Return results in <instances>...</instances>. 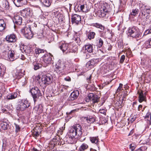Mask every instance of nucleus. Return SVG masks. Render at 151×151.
Returning a JSON list of instances; mask_svg holds the SVG:
<instances>
[{"label": "nucleus", "instance_id": "obj_40", "mask_svg": "<svg viewBox=\"0 0 151 151\" xmlns=\"http://www.w3.org/2000/svg\"><path fill=\"white\" fill-rule=\"evenodd\" d=\"M19 81H20L21 83V84L22 85V86H23L26 83V79L24 77H22Z\"/></svg>", "mask_w": 151, "mask_h": 151}, {"label": "nucleus", "instance_id": "obj_41", "mask_svg": "<svg viewBox=\"0 0 151 151\" xmlns=\"http://www.w3.org/2000/svg\"><path fill=\"white\" fill-rule=\"evenodd\" d=\"M148 59L146 58H145L141 59V63L142 64H146L147 63Z\"/></svg>", "mask_w": 151, "mask_h": 151}, {"label": "nucleus", "instance_id": "obj_23", "mask_svg": "<svg viewBox=\"0 0 151 151\" xmlns=\"http://www.w3.org/2000/svg\"><path fill=\"white\" fill-rule=\"evenodd\" d=\"M40 129L39 127L35 128L32 131L33 136L35 138L37 137L39 135V131H40Z\"/></svg>", "mask_w": 151, "mask_h": 151}, {"label": "nucleus", "instance_id": "obj_3", "mask_svg": "<svg viewBox=\"0 0 151 151\" xmlns=\"http://www.w3.org/2000/svg\"><path fill=\"white\" fill-rule=\"evenodd\" d=\"M41 81L39 83L41 86L47 85L50 84L52 81V77L49 74H47L45 75H42Z\"/></svg>", "mask_w": 151, "mask_h": 151}, {"label": "nucleus", "instance_id": "obj_52", "mask_svg": "<svg viewBox=\"0 0 151 151\" xmlns=\"http://www.w3.org/2000/svg\"><path fill=\"white\" fill-rule=\"evenodd\" d=\"M135 119L136 117H133L132 118L130 119V122H131V123H132L135 120Z\"/></svg>", "mask_w": 151, "mask_h": 151}, {"label": "nucleus", "instance_id": "obj_25", "mask_svg": "<svg viewBox=\"0 0 151 151\" xmlns=\"http://www.w3.org/2000/svg\"><path fill=\"white\" fill-rule=\"evenodd\" d=\"M6 28V23L3 19H0V32L4 30Z\"/></svg>", "mask_w": 151, "mask_h": 151}, {"label": "nucleus", "instance_id": "obj_4", "mask_svg": "<svg viewBox=\"0 0 151 151\" xmlns=\"http://www.w3.org/2000/svg\"><path fill=\"white\" fill-rule=\"evenodd\" d=\"M128 36L135 38L139 37L140 32L139 29L136 27H133L129 29L127 31Z\"/></svg>", "mask_w": 151, "mask_h": 151}, {"label": "nucleus", "instance_id": "obj_42", "mask_svg": "<svg viewBox=\"0 0 151 151\" xmlns=\"http://www.w3.org/2000/svg\"><path fill=\"white\" fill-rule=\"evenodd\" d=\"M86 67L88 68V69H90V68L93 67V66L92 65H91V64L89 61L86 63Z\"/></svg>", "mask_w": 151, "mask_h": 151}, {"label": "nucleus", "instance_id": "obj_56", "mask_svg": "<svg viewBox=\"0 0 151 151\" xmlns=\"http://www.w3.org/2000/svg\"><path fill=\"white\" fill-rule=\"evenodd\" d=\"M32 151H40V150H38L37 149H36L34 147H33V148L32 150Z\"/></svg>", "mask_w": 151, "mask_h": 151}, {"label": "nucleus", "instance_id": "obj_17", "mask_svg": "<svg viewBox=\"0 0 151 151\" xmlns=\"http://www.w3.org/2000/svg\"><path fill=\"white\" fill-rule=\"evenodd\" d=\"M22 17L19 15H16L14 17L13 21L15 24L20 25L22 23Z\"/></svg>", "mask_w": 151, "mask_h": 151}, {"label": "nucleus", "instance_id": "obj_59", "mask_svg": "<svg viewBox=\"0 0 151 151\" xmlns=\"http://www.w3.org/2000/svg\"><path fill=\"white\" fill-rule=\"evenodd\" d=\"M2 72V69L1 66H0V76H1V73Z\"/></svg>", "mask_w": 151, "mask_h": 151}, {"label": "nucleus", "instance_id": "obj_38", "mask_svg": "<svg viewBox=\"0 0 151 151\" xmlns=\"http://www.w3.org/2000/svg\"><path fill=\"white\" fill-rule=\"evenodd\" d=\"M139 12V10L138 9H133L132 10V12L130 13V14L131 15L135 16L137 14H138Z\"/></svg>", "mask_w": 151, "mask_h": 151}, {"label": "nucleus", "instance_id": "obj_1", "mask_svg": "<svg viewBox=\"0 0 151 151\" xmlns=\"http://www.w3.org/2000/svg\"><path fill=\"white\" fill-rule=\"evenodd\" d=\"M140 12L139 15V18H140L141 21L145 24L146 21L151 22V15H149L151 11L150 8L145 6V5L140 4L139 5Z\"/></svg>", "mask_w": 151, "mask_h": 151}, {"label": "nucleus", "instance_id": "obj_29", "mask_svg": "<svg viewBox=\"0 0 151 151\" xmlns=\"http://www.w3.org/2000/svg\"><path fill=\"white\" fill-rule=\"evenodd\" d=\"M96 119V118L94 115L92 116H89L86 118V120L88 122L89 124L93 123L95 122Z\"/></svg>", "mask_w": 151, "mask_h": 151}, {"label": "nucleus", "instance_id": "obj_7", "mask_svg": "<svg viewBox=\"0 0 151 151\" xmlns=\"http://www.w3.org/2000/svg\"><path fill=\"white\" fill-rule=\"evenodd\" d=\"M66 67V65L63 61L59 60L55 65V70L58 73H60L63 71Z\"/></svg>", "mask_w": 151, "mask_h": 151}, {"label": "nucleus", "instance_id": "obj_6", "mask_svg": "<svg viewBox=\"0 0 151 151\" xmlns=\"http://www.w3.org/2000/svg\"><path fill=\"white\" fill-rule=\"evenodd\" d=\"M5 51L8 53L7 58L6 59L8 60L13 61L17 58V56H16L15 52L12 50L9 46L6 47Z\"/></svg>", "mask_w": 151, "mask_h": 151}, {"label": "nucleus", "instance_id": "obj_14", "mask_svg": "<svg viewBox=\"0 0 151 151\" xmlns=\"http://www.w3.org/2000/svg\"><path fill=\"white\" fill-rule=\"evenodd\" d=\"M17 37L15 35L11 34L7 36L6 37V40L9 42H14L17 40Z\"/></svg>", "mask_w": 151, "mask_h": 151}, {"label": "nucleus", "instance_id": "obj_46", "mask_svg": "<svg viewBox=\"0 0 151 151\" xmlns=\"http://www.w3.org/2000/svg\"><path fill=\"white\" fill-rule=\"evenodd\" d=\"M14 125L16 127V131L18 132L19 131L20 129L19 125L15 123L14 124Z\"/></svg>", "mask_w": 151, "mask_h": 151}, {"label": "nucleus", "instance_id": "obj_30", "mask_svg": "<svg viewBox=\"0 0 151 151\" xmlns=\"http://www.w3.org/2000/svg\"><path fill=\"white\" fill-rule=\"evenodd\" d=\"M9 126V125L6 122H1L0 123V127L4 130L6 129Z\"/></svg>", "mask_w": 151, "mask_h": 151}, {"label": "nucleus", "instance_id": "obj_8", "mask_svg": "<svg viewBox=\"0 0 151 151\" xmlns=\"http://www.w3.org/2000/svg\"><path fill=\"white\" fill-rule=\"evenodd\" d=\"M21 31L23 33L24 36L27 39H30L33 36L31 28L29 26L28 27H24L21 30Z\"/></svg>", "mask_w": 151, "mask_h": 151}, {"label": "nucleus", "instance_id": "obj_15", "mask_svg": "<svg viewBox=\"0 0 151 151\" xmlns=\"http://www.w3.org/2000/svg\"><path fill=\"white\" fill-rule=\"evenodd\" d=\"M79 95V92L78 90L74 91L70 95L68 99L69 100H73L78 98Z\"/></svg>", "mask_w": 151, "mask_h": 151}, {"label": "nucleus", "instance_id": "obj_27", "mask_svg": "<svg viewBox=\"0 0 151 151\" xmlns=\"http://www.w3.org/2000/svg\"><path fill=\"white\" fill-rule=\"evenodd\" d=\"M145 118L146 120L147 121V123L150 125L151 124V114L150 112H148Z\"/></svg>", "mask_w": 151, "mask_h": 151}, {"label": "nucleus", "instance_id": "obj_10", "mask_svg": "<svg viewBox=\"0 0 151 151\" xmlns=\"http://www.w3.org/2000/svg\"><path fill=\"white\" fill-rule=\"evenodd\" d=\"M88 99H87L86 101L89 102L90 100H92L93 103L97 102L99 99V97L97 95L94 94L93 93H90L88 96Z\"/></svg>", "mask_w": 151, "mask_h": 151}, {"label": "nucleus", "instance_id": "obj_43", "mask_svg": "<svg viewBox=\"0 0 151 151\" xmlns=\"http://www.w3.org/2000/svg\"><path fill=\"white\" fill-rule=\"evenodd\" d=\"M123 85L122 84L120 83L119 84V86L118 88L116 91V93H118L120 91H121L122 90V87Z\"/></svg>", "mask_w": 151, "mask_h": 151}, {"label": "nucleus", "instance_id": "obj_44", "mask_svg": "<svg viewBox=\"0 0 151 151\" xmlns=\"http://www.w3.org/2000/svg\"><path fill=\"white\" fill-rule=\"evenodd\" d=\"M135 147V145L134 144H132L129 145V148L132 151L134 150Z\"/></svg>", "mask_w": 151, "mask_h": 151}, {"label": "nucleus", "instance_id": "obj_26", "mask_svg": "<svg viewBox=\"0 0 151 151\" xmlns=\"http://www.w3.org/2000/svg\"><path fill=\"white\" fill-rule=\"evenodd\" d=\"M17 93H16L10 94L6 96V99L7 100L14 99L17 98Z\"/></svg>", "mask_w": 151, "mask_h": 151}, {"label": "nucleus", "instance_id": "obj_51", "mask_svg": "<svg viewBox=\"0 0 151 151\" xmlns=\"http://www.w3.org/2000/svg\"><path fill=\"white\" fill-rule=\"evenodd\" d=\"M26 52H27V53H28L29 52V53H30L31 54H33V51L32 50H27L26 51Z\"/></svg>", "mask_w": 151, "mask_h": 151}, {"label": "nucleus", "instance_id": "obj_33", "mask_svg": "<svg viewBox=\"0 0 151 151\" xmlns=\"http://www.w3.org/2000/svg\"><path fill=\"white\" fill-rule=\"evenodd\" d=\"M103 38H98L97 39L98 43V46L99 47H102L103 44Z\"/></svg>", "mask_w": 151, "mask_h": 151}, {"label": "nucleus", "instance_id": "obj_20", "mask_svg": "<svg viewBox=\"0 0 151 151\" xmlns=\"http://www.w3.org/2000/svg\"><path fill=\"white\" fill-rule=\"evenodd\" d=\"M76 136H73L71 135L70 132V136L68 137H67V142L68 143L74 144L76 142V139L75 137Z\"/></svg>", "mask_w": 151, "mask_h": 151}, {"label": "nucleus", "instance_id": "obj_9", "mask_svg": "<svg viewBox=\"0 0 151 151\" xmlns=\"http://www.w3.org/2000/svg\"><path fill=\"white\" fill-rule=\"evenodd\" d=\"M29 105V104L28 103L27 101H24V102H20L19 104L17 105L16 109L17 110L24 111L26 108L28 107Z\"/></svg>", "mask_w": 151, "mask_h": 151}, {"label": "nucleus", "instance_id": "obj_54", "mask_svg": "<svg viewBox=\"0 0 151 151\" xmlns=\"http://www.w3.org/2000/svg\"><path fill=\"white\" fill-rule=\"evenodd\" d=\"M75 40L76 42H78L79 41H80V39L79 38L75 37Z\"/></svg>", "mask_w": 151, "mask_h": 151}, {"label": "nucleus", "instance_id": "obj_64", "mask_svg": "<svg viewBox=\"0 0 151 151\" xmlns=\"http://www.w3.org/2000/svg\"><path fill=\"white\" fill-rule=\"evenodd\" d=\"M148 32V33H147V34L148 33H151V29H150L149 30H147L146 32Z\"/></svg>", "mask_w": 151, "mask_h": 151}, {"label": "nucleus", "instance_id": "obj_47", "mask_svg": "<svg viewBox=\"0 0 151 151\" xmlns=\"http://www.w3.org/2000/svg\"><path fill=\"white\" fill-rule=\"evenodd\" d=\"M100 113L104 114H106V111L104 109H100L99 111Z\"/></svg>", "mask_w": 151, "mask_h": 151}, {"label": "nucleus", "instance_id": "obj_24", "mask_svg": "<svg viewBox=\"0 0 151 151\" xmlns=\"http://www.w3.org/2000/svg\"><path fill=\"white\" fill-rule=\"evenodd\" d=\"M88 148V145L86 143H82L79 148V151H85Z\"/></svg>", "mask_w": 151, "mask_h": 151}, {"label": "nucleus", "instance_id": "obj_21", "mask_svg": "<svg viewBox=\"0 0 151 151\" xmlns=\"http://www.w3.org/2000/svg\"><path fill=\"white\" fill-rule=\"evenodd\" d=\"M80 9H78V11H82L83 12H87L88 10V8L86 4H83L78 6Z\"/></svg>", "mask_w": 151, "mask_h": 151}, {"label": "nucleus", "instance_id": "obj_28", "mask_svg": "<svg viewBox=\"0 0 151 151\" xmlns=\"http://www.w3.org/2000/svg\"><path fill=\"white\" fill-rule=\"evenodd\" d=\"M41 3L44 6L49 7L51 5V2L49 0H40Z\"/></svg>", "mask_w": 151, "mask_h": 151}, {"label": "nucleus", "instance_id": "obj_60", "mask_svg": "<svg viewBox=\"0 0 151 151\" xmlns=\"http://www.w3.org/2000/svg\"><path fill=\"white\" fill-rule=\"evenodd\" d=\"M2 111L3 113H6V112H7V111L6 109H2Z\"/></svg>", "mask_w": 151, "mask_h": 151}, {"label": "nucleus", "instance_id": "obj_39", "mask_svg": "<svg viewBox=\"0 0 151 151\" xmlns=\"http://www.w3.org/2000/svg\"><path fill=\"white\" fill-rule=\"evenodd\" d=\"M151 39L150 40H148V41L146 42L145 43V45L146 46V47L147 48H149L151 47Z\"/></svg>", "mask_w": 151, "mask_h": 151}, {"label": "nucleus", "instance_id": "obj_31", "mask_svg": "<svg viewBox=\"0 0 151 151\" xmlns=\"http://www.w3.org/2000/svg\"><path fill=\"white\" fill-rule=\"evenodd\" d=\"M90 140L93 143L97 144L99 141V139L98 137H90Z\"/></svg>", "mask_w": 151, "mask_h": 151}, {"label": "nucleus", "instance_id": "obj_37", "mask_svg": "<svg viewBox=\"0 0 151 151\" xmlns=\"http://www.w3.org/2000/svg\"><path fill=\"white\" fill-rule=\"evenodd\" d=\"M91 65L93 66L95 64L98 63L99 62L97 59H93L89 61Z\"/></svg>", "mask_w": 151, "mask_h": 151}, {"label": "nucleus", "instance_id": "obj_12", "mask_svg": "<svg viewBox=\"0 0 151 151\" xmlns=\"http://www.w3.org/2000/svg\"><path fill=\"white\" fill-rule=\"evenodd\" d=\"M52 57L50 53L45 54L42 58L44 62L46 65L51 63L52 61Z\"/></svg>", "mask_w": 151, "mask_h": 151}, {"label": "nucleus", "instance_id": "obj_16", "mask_svg": "<svg viewBox=\"0 0 151 151\" xmlns=\"http://www.w3.org/2000/svg\"><path fill=\"white\" fill-rule=\"evenodd\" d=\"M14 3L17 7H20L27 4L26 0H14Z\"/></svg>", "mask_w": 151, "mask_h": 151}, {"label": "nucleus", "instance_id": "obj_49", "mask_svg": "<svg viewBox=\"0 0 151 151\" xmlns=\"http://www.w3.org/2000/svg\"><path fill=\"white\" fill-rule=\"evenodd\" d=\"M41 106V105L39 104L37 106H36L35 107V109L36 110H39V108Z\"/></svg>", "mask_w": 151, "mask_h": 151}, {"label": "nucleus", "instance_id": "obj_2", "mask_svg": "<svg viewBox=\"0 0 151 151\" xmlns=\"http://www.w3.org/2000/svg\"><path fill=\"white\" fill-rule=\"evenodd\" d=\"M82 127L79 124L73 125L70 130L71 135L73 136H80L82 135Z\"/></svg>", "mask_w": 151, "mask_h": 151}, {"label": "nucleus", "instance_id": "obj_48", "mask_svg": "<svg viewBox=\"0 0 151 151\" xmlns=\"http://www.w3.org/2000/svg\"><path fill=\"white\" fill-rule=\"evenodd\" d=\"M91 76L90 75V76L88 78H87L86 79V81L88 83H90L91 81Z\"/></svg>", "mask_w": 151, "mask_h": 151}, {"label": "nucleus", "instance_id": "obj_22", "mask_svg": "<svg viewBox=\"0 0 151 151\" xmlns=\"http://www.w3.org/2000/svg\"><path fill=\"white\" fill-rule=\"evenodd\" d=\"M1 6L4 10H9L10 6L9 4V3L7 1H4L3 2Z\"/></svg>", "mask_w": 151, "mask_h": 151}, {"label": "nucleus", "instance_id": "obj_45", "mask_svg": "<svg viewBox=\"0 0 151 151\" xmlns=\"http://www.w3.org/2000/svg\"><path fill=\"white\" fill-rule=\"evenodd\" d=\"M125 59V56L124 55H122L121 58L120 60V63H122L124 62Z\"/></svg>", "mask_w": 151, "mask_h": 151}, {"label": "nucleus", "instance_id": "obj_34", "mask_svg": "<svg viewBox=\"0 0 151 151\" xmlns=\"http://www.w3.org/2000/svg\"><path fill=\"white\" fill-rule=\"evenodd\" d=\"M41 64L39 63H34V68L35 70H37L42 67Z\"/></svg>", "mask_w": 151, "mask_h": 151}, {"label": "nucleus", "instance_id": "obj_35", "mask_svg": "<svg viewBox=\"0 0 151 151\" xmlns=\"http://www.w3.org/2000/svg\"><path fill=\"white\" fill-rule=\"evenodd\" d=\"M95 33L93 32H89L88 33V38L90 40L94 38Z\"/></svg>", "mask_w": 151, "mask_h": 151}, {"label": "nucleus", "instance_id": "obj_53", "mask_svg": "<svg viewBox=\"0 0 151 151\" xmlns=\"http://www.w3.org/2000/svg\"><path fill=\"white\" fill-rule=\"evenodd\" d=\"M107 11V10L106 11L105 10H104V9H103V12H101V13H103V16H104L106 15V12Z\"/></svg>", "mask_w": 151, "mask_h": 151}, {"label": "nucleus", "instance_id": "obj_50", "mask_svg": "<svg viewBox=\"0 0 151 151\" xmlns=\"http://www.w3.org/2000/svg\"><path fill=\"white\" fill-rule=\"evenodd\" d=\"M64 79L65 81H71V79L69 77H68L65 78Z\"/></svg>", "mask_w": 151, "mask_h": 151}, {"label": "nucleus", "instance_id": "obj_61", "mask_svg": "<svg viewBox=\"0 0 151 151\" xmlns=\"http://www.w3.org/2000/svg\"><path fill=\"white\" fill-rule=\"evenodd\" d=\"M90 151H97V150L95 149L91 148L90 149Z\"/></svg>", "mask_w": 151, "mask_h": 151}, {"label": "nucleus", "instance_id": "obj_13", "mask_svg": "<svg viewBox=\"0 0 151 151\" xmlns=\"http://www.w3.org/2000/svg\"><path fill=\"white\" fill-rule=\"evenodd\" d=\"M71 20L72 23L78 24L81 21V17L78 15L74 14L72 17Z\"/></svg>", "mask_w": 151, "mask_h": 151}, {"label": "nucleus", "instance_id": "obj_36", "mask_svg": "<svg viewBox=\"0 0 151 151\" xmlns=\"http://www.w3.org/2000/svg\"><path fill=\"white\" fill-rule=\"evenodd\" d=\"M93 26L97 28L100 29L102 30H104V27L100 24H99L98 23H96L94 24Z\"/></svg>", "mask_w": 151, "mask_h": 151}, {"label": "nucleus", "instance_id": "obj_62", "mask_svg": "<svg viewBox=\"0 0 151 151\" xmlns=\"http://www.w3.org/2000/svg\"><path fill=\"white\" fill-rule=\"evenodd\" d=\"M133 133V132L132 131H130V132L129 133V136H130V135H132V134Z\"/></svg>", "mask_w": 151, "mask_h": 151}, {"label": "nucleus", "instance_id": "obj_18", "mask_svg": "<svg viewBox=\"0 0 151 151\" xmlns=\"http://www.w3.org/2000/svg\"><path fill=\"white\" fill-rule=\"evenodd\" d=\"M143 92V91H139L138 92L139 95V101L140 103L146 101V97Z\"/></svg>", "mask_w": 151, "mask_h": 151}, {"label": "nucleus", "instance_id": "obj_57", "mask_svg": "<svg viewBox=\"0 0 151 151\" xmlns=\"http://www.w3.org/2000/svg\"><path fill=\"white\" fill-rule=\"evenodd\" d=\"M112 48V46L111 45H109V47L108 48V50H111Z\"/></svg>", "mask_w": 151, "mask_h": 151}, {"label": "nucleus", "instance_id": "obj_55", "mask_svg": "<svg viewBox=\"0 0 151 151\" xmlns=\"http://www.w3.org/2000/svg\"><path fill=\"white\" fill-rule=\"evenodd\" d=\"M142 108V106L141 105H140L138 107V110L139 111Z\"/></svg>", "mask_w": 151, "mask_h": 151}, {"label": "nucleus", "instance_id": "obj_58", "mask_svg": "<svg viewBox=\"0 0 151 151\" xmlns=\"http://www.w3.org/2000/svg\"><path fill=\"white\" fill-rule=\"evenodd\" d=\"M78 6H78V7H77L76 6H75V10L76 11H77V10L78 9H80L79 8V7H78Z\"/></svg>", "mask_w": 151, "mask_h": 151}, {"label": "nucleus", "instance_id": "obj_63", "mask_svg": "<svg viewBox=\"0 0 151 151\" xmlns=\"http://www.w3.org/2000/svg\"><path fill=\"white\" fill-rule=\"evenodd\" d=\"M135 151H142V150L141 148H139Z\"/></svg>", "mask_w": 151, "mask_h": 151}, {"label": "nucleus", "instance_id": "obj_32", "mask_svg": "<svg viewBox=\"0 0 151 151\" xmlns=\"http://www.w3.org/2000/svg\"><path fill=\"white\" fill-rule=\"evenodd\" d=\"M35 52L36 54L39 55L40 54L44 53L47 51L45 50L40 49L39 48H37L35 50Z\"/></svg>", "mask_w": 151, "mask_h": 151}, {"label": "nucleus", "instance_id": "obj_19", "mask_svg": "<svg viewBox=\"0 0 151 151\" xmlns=\"http://www.w3.org/2000/svg\"><path fill=\"white\" fill-rule=\"evenodd\" d=\"M84 47L85 50L87 52L89 53L93 52L94 48L93 45L87 44L84 46Z\"/></svg>", "mask_w": 151, "mask_h": 151}, {"label": "nucleus", "instance_id": "obj_11", "mask_svg": "<svg viewBox=\"0 0 151 151\" xmlns=\"http://www.w3.org/2000/svg\"><path fill=\"white\" fill-rule=\"evenodd\" d=\"M70 46V44L65 43L64 42H60L59 45L60 49L62 50L63 52H66V53L68 52Z\"/></svg>", "mask_w": 151, "mask_h": 151}, {"label": "nucleus", "instance_id": "obj_5", "mask_svg": "<svg viewBox=\"0 0 151 151\" xmlns=\"http://www.w3.org/2000/svg\"><path fill=\"white\" fill-rule=\"evenodd\" d=\"M30 92L35 103L38 100L39 97H41L42 96L40 91L37 87L32 88L31 89Z\"/></svg>", "mask_w": 151, "mask_h": 151}]
</instances>
